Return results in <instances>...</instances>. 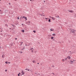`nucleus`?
<instances>
[{
  "label": "nucleus",
  "mask_w": 76,
  "mask_h": 76,
  "mask_svg": "<svg viewBox=\"0 0 76 76\" xmlns=\"http://www.w3.org/2000/svg\"><path fill=\"white\" fill-rule=\"evenodd\" d=\"M35 74H37V73H35Z\"/></svg>",
  "instance_id": "obj_56"
},
{
  "label": "nucleus",
  "mask_w": 76,
  "mask_h": 76,
  "mask_svg": "<svg viewBox=\"0 0 76 76\" xmlns=\"http://www.w3.org/2000/svg\"><path fill=\"white\" fill-rule=\"evenodd\" d=\"M52 67H54L55 66H54V65H52Z\"/></svg>",
  "instance_id": "obj_23"
},
{
  "label": "nucleus",
  "mask_w": 76,
  "mask_h": 76,
  "mask_svg": "<svg viewBox=\"0 0 76 76\" xmlns=\"http://www.w3.org/2000/svg\"><path fill=\"white\" fill-rule=\"evenodd\" d=\"M18 76H20V75H19V74H18Z\"/></svg>",
  "instance_id": "obj_37"
},
{
  "label": "nucleus",
  "mask_w": 76,
  "mask_h": 76,
  "mask_svg": "<svg viewBox=\"0 0 76 76\" xmlns=\"http://www.w3.org/2000/svg\"><path fill=\"white\" fill-rule=\"evenodd\" d=\"M18 19H19V17H18L17 18Z\"/></svg>",
  "instance_id": "obj_33"
},
{
  "label": "nucleus",
  "mask_w": 76,
  "mask_h": 76,
  "mask_svg": "<svg viewBox=\"0 0 76 76\" xmlns=\"http://www.w3.org/2000/svg\"><path fill=\"white\" fill-rule=\"evenodd\" d=\"M72 30H73V31H72V33H73V34H75V32L76 31V30H74V29H72L71 31H72Z\"/></svg>",
  "instance_id": "obj_1"
},
{
  "label": "nucleus",
  "mask_w": 76,
  "mask_h": 76,
  "mask_svg": "<svg viewBox=\"0 0 76 76\" xmlns=\"http://www.w3.org/2000/svg\"><path fill=\"white\" fill-rule=\"evenodd\" d=\"M67 58H68V59H70V56H69L67 57Z\"/></svg>",
  "instance_id": "obj_6"
},
{
  "label": "nucleus",
  "mask_w": 76,
  "mask_h": 76,
  "mask_svg": "<svg viewBox=\"0 0 76 76\" xmlns=\"http://www.w3.org/2000/svg\"><path fill=\"white\" fill-rule=\"evenodd\" d=\"M45 19H48V18H45Z\"/></svg>",
  "instance_id": "obj_34"
},
{
  "label": "nucleus",
  "mask_w": 76,
  "mask_h": 76,
  "mask_svg": "<svg viewBox=\"0 0 76 76\" xmlns=\"http://www.w3.org/2000/svg\"><path fill=\"white\" fill-rule=\"evenodd\" d=\"M1 36L3 35V34L1 33Z\"/></svg>",
  "instance_id": "obj_30"
},
{
  "label": "nucleus",
  "mask_w": 76,
  "mask_h": 76,
  "mask_svg": "<svg viewBox=\"0 0 76 76\" xmlns=\"http://www.w3.org/2000/svg\"><path fill=\"white\" fill-rule=\"evenodd\" d=\"M32 52H33V50L32 51Z\"/></svg>",
  "instance_id": "obj_53"
},
{
  "label": "nucleus",
  "mask_w": 76,
  "mask_h": 76,
  "mask_svg": "<svg viewBox=\"0 0 76 76\" xmlns=\"http://www.w3.org/2000/svg\"><path fill=\"white\" fill-rule=\"evenodd\" d=\"M0 48H1V47H0Z\"/></svg>",
  "instance_id": "obj_59"
},
{
  "label": "nucleus",
  "mask_w": 76,
  "mask_h": 76,
  "mask_svg": "<svg viewBox=\"0 0 76 76\" xmlns=\"http://www.w3.org/2000/svg\"><path fill=\"white\" fill-rule=\"evenodd\" d=\"M5 13H7V12H5Z\"/></svg>",
  "instance_id": "obj_61"
},
{
  "label": "nucleus",
  "mask_w": 76,
  "mask_h": 76,
  "mask_svg": "<svg viewBox=\"0 0 76 76\" xmlns=\"http://www.w3.org/2000/svg\"><path fill=\"white\" fill-rule=\"evenodd\" d=\"M13 43L10 44V45H11V47H12L13 46Z\"/></svg>",
  "instance_id": "obj_12"
},
{
  "label": "nucleus",
  "mask_w": 76,
  "mask_h": 76,
  "mask_svg": "<svg viewBox=\"0 0 76 76\" xmlns=\"http://www.w3.org/2000/svg\"><path fill=\"white\" fill-rule=\"evenodd\" d=\"M69 12H70L71 13H72V12H73V11H72V10H69Z\"/></svg>",
  "instance_id": "obj_11"
},
{
  "label": "nucleus",
  "mask_w": 76,
  "mask_h": 76,
  "mask_svg": "<svg viewBox=\"0 0 76 76\" xmlns=\"http://www.w3.org/2000/svg\"><path fill=\"white\" fill-rule=\"evenodd\" d=\"M8 63H9V64H10V62H8Z\"/></svg>",
  "instance_id": "obj_44"
},
{
  "label": "nucleus",
  "mask_w": 76,
  "mask_h": 76,
  "mask_svg": "<svg viewBox=\"0 0 76 76\" xmlns=\"http://www.w3.org/2000/svg\"><path fill=\"white\" fill-rule=\"evenodd\" d=\"M25 70H28V69H25Z\"/></svg>",
  "instance_id": "obj_38"
},
{
  "label": "nucleus",
  "mask_w": 76,
  "mask_h": 76,
  "mask_svg": "<svg viewBox=\"0 0 76 76\" xmlns=\"http://www.w3.org/2000/svg\"><path fill=\"white\" fill-rule=\"evenodd\" d=\"M20 53H22V51H20Z\"/></svg>",
  "instance_id": "obj_32"
},
{
  "label": "nucleus",
  "mask_w": 76,
  "mask_h": 76,
  "mask_svg": "<svg viewBox=\"0 0 76 76\" xmlns=\"http://www.w3.org/2000/svg\"><path fill=\"white\" fill-rule=\"evenodd\" d=\"M62 61H64V59H62Z\"/></svg>",
  "instance_id": "obj_27"
},
{
  "label": "nucleus",
  "mask_w": 76,
  "mask_h": 76,
  "mask_svg": "<svg viewBox=\"0 0 76 76\" xmlns=\"http://www.w3.org/2000/svg\"><path fill=\"white\" fill-rule=\"evenodd\" d=\"M70 53H71V51H70Z\"/></svg>",
  "instance_id": "obj_57"
},
{
  "label": "nucleus",
  "mask_w": 76,
  "mask_h": 76,
  "mask_svg": "<svg viewBox=\"0 0 76 76\" xmlns=\"http://www.w3.org/2000/svg\"><path fill=\"white\" fill-rule=\"evenodd\" d=\"M53 73V74H54V73Z\"/></svg>",
  "instance_id": "obj_62"
},
{
  "label": "nucleus",
  "mask_w": 76,
  "mask_h": 76,
  "mask_svg": "<svg viewBox=\"0 0 76 76\" xmlns=\"http://www.w3.org/2000/svg\"><path fill=\"white\" fill-rule=\"evenodd\" d=\"M33 32L35 33V32H36V31H33Z\"/></svg>",
  "instance_id": "obj_25"
},
{
  "label": "nucleus",
  "mask_w": 76,
  "mask_h": 76,
  "mask_svg": "<svg viewBox=\"0 0 76 76\" xmlns=\"http://www.w3.org/2000/svg\"><path fill=\"white\" fill-rule=\"evenodd\" d=\"M2 29L1 28H0V32H2Z\"/></svg>",
  "instance_id": "obj_14"
},
{
  "label": "nucleus",
  "mask_w": 76,
  "mask_h": 76,
  "mask_svg": "<svg viewBox=\"0 0 76 76\" xmlns=\"http://www.w3.org/2000/svg\"><path fill=\"white\" fill-rule=\"evenodd\" d=\"M73 53H75V52H72L71 54H73Z\"/></svg>",
  "instance_id": "obj_29"
},
{
  "label": "nucleus",
  "mask_w": 76,
  "mask_h": 76,
  "mask_svg": "<svg viewBox=\"0 0 76 76\" xmlns=\"http://www.w3.org/2000/svg\"><path fill=\"white\" fill-rule=\"evenodd\" d=\"M2 58H4V55H2Z\"/></svg>",
  "instance_id": "obj_13"
},
{
  "label": "nucleus",
  "mask_w": 76,
  "mask_h": 76,
  "mask_svg": "<svg viewBox=\"0 0 76 76\" xmlns=\"http://www.w3.org/2000/svg\"><path fill=\"white\" fill-rule=\"evenodd\" d=\"M9 4H10V3H9Z\"/></svg>",
  "instance_id": "obj_54"
},
{
  "label": "nucleus",
  "mask_w": 76,
  "mask_h": 76,
  "mask_svg": "<svg viewBox=\"0 0 76 76\" xmlns=\"http://www.w3.org/2000/svg\"><path fill=\"white\" fill-rule=\"evenodd\" d=\"M5 72H7V69H6V70H5Z\"/></svg>",
  "instance_id": "obj_36"
},
{
  "label": "nucleus",
  "mask_w": 76,
  "mask_h": 76,
  "mask_svg": "<svg viewBox=\"0 0 76 76\" xmlns=\"http://www.w3.org/2000/svg\"><path fill=\"white\" fill-rule=\"evenodd\" d=\"M51 34H49L48 35V37H49V38L51 37Z\"/></svg>",
  "instance_id": "obj_5"
},
{
  "label": "nucleus",
  "mask_w": 76,
  "mask_h": 76,
  "mask_svg": "<svg viewBox=\"0 0 76 76\" xmlns=\"http://www.w3.org/2000/svg\"><path fill=\"white\" fill-rule=\"evenodd\" d=\"M52 19H53V20H55V18L54 17H51Z\"/></svg>",
  "instance_id": "obj_8"
},
{
  "label": "nucleus",
  "mask_w": 76,
  "mask_h": 76,
  "mask_svg": "<svg viewBox=\"0 0 76 76\" xmlns=\"http://www.w3.org/2000/svg\"><path fill=\"white\" fill-rule=\"evenodd\" d=\"M53 36H54V37H56V34H52Z\"/></svg>",
  "instance_id": "obj_10"
},
{
  "label": "nucleus",
  "mask_w": 76,
  "mask_h": 76,
  "mask_svg": "<svg viewBox=\"0 0 76 76\" xmlns=\"http://www.w3.org/2000/svg\"><path fill=\"white\" fill-rule=\"evenodd\" d=\"M12 25L13 26V27H14V28H15V25H13L12 24Z\"/></svg>",
  "instance_id": "obj_19"
},
{
  "label": "nucleus",
  "mask_w": 76,
  "mask_h": 76,
  "mask_svg": "<svg viewBox=\"0 0 76 76\" xmlns=\"http://www.w3.org/2000/svg\"><path fill=\"white\" fill-rule=\"evenodd\" d=\"M27 70H28V71H29V69H27Z\"/></svg>",
  "instance_id": "obj_45"
},
{
  "label": "nucleus",
  "mask_w": 76,
  "mask_h": 76,
  "mask_svg": "<svg viewBox=\"0 0 76 76\" xmlns=\"http://www.w3.org/2000/svg\"><path fill=\"white\" fill-rule=\"evenodd\" d=\"M19 74V75H20V72Z\"/></svg>",
  "instance_id": "obj_46"
},
{
  "label": "nucleus",
  "mask_w": 76,
  "mask_h": 76,
  "mask_svg": "<svg viewBox=\"0 0 76 76\" xmlns=\"http://www.w3.org/2000/svg\"><path fill=\"white\" fill-rule=\"evenodd\" d=\"M56 18H59V16H58V15H57V17H56Z\"/></svg>",
  "instance_id": "obj_26"
},
{
  "label": "nucleus",
  "mask_w": 76,
  "mask_h": 76,
  "mask_svg": "<svg viewBox=\"0 0 76 76\" xmlns=\"http://www.w3.org/2000/svg\"><path fill=\"white\" fill-rule=\"evenodd\" d=\"M27 23H28V25H29L30 24V22L29 21H28L26 22Z\"/></svg>",
  "instance_id": "obj_3"
},
{
  "label": "nucleus",
  "mask_w": 76,
  "mask_h": 76,
  "mask_svg": "<svg viewBox=\"0 0 76 76\" xmlns=\"http://www.w3.org/2000/svg\"><path fill=\"white\" fill-rule=\"evenodd\" d=\"M7 10H6L5 11V12H7Z\"/></svg>",
  "instance_id": "obj_35"
},
{
  "label": "nucleus",
  "mask_w": 76,
  "mask_h": 76,
  "mask_svg": "<svg viewBox=\"0 0 76 76\" xmlns=\"http://www.w3.org/2000/svg\"><path fill=\"white\" fill-rule=\"evenodd\" d=\"M48 22H51V20L50 19L49 20Z\"/></svg>",
  "instance_id": "obj_15"
},
{
  "label": "nucleus",
  "mask_w": 76,
  "mask_h": 76,
  "mask_svg": "<svg viewBox=\"0 0 76 76\" xmlns=\"http://www.w3.org/2000/svg\"><path fill=\"white\" fill-rule=\"evenodd\" d=\"M25 46H28V45H27V44H26V43L25 44Z\"/></svg>",
  "instance_id": "obj_28"
},
{
  "label": "nucleus",
  "mask_w": 76,
  "mask_h": 76,
  "mask_svg": "<svg viewBox=\"0 0 76 76\" xmlns=\"http://www.w3.org/2000/svg\"><path fill=\"white\" fill-rule=\"evenodd\" d=\"M42 29H44V28H42Z\"/></svg>",
  "instance_id": "obj_58"
},
{
  "label": "nucleus",
  "mask_w": 76,
  "mask_h": 76,
  "mask_svg": "<svg viewBox=\"0 0 76 76\" xmlns=\"http://www.w3.org/2000/svg\"><path fill=\"white\" fill-rule=\"evenodd\" d=\"M23 25V24H22V25Z\"/></svg>",
  "instance_id": "obj_51"
},
{
  "label": "nucleus",
  "mask_w": 76,
  "mask_h": 76,
  "mask_svg": "<svg viewBox=\"0 0 76 76\" xmlns=\"http://www.w3.org/2000/svg\"><path fill=\"white\" fill-rule=\"evenodd\" d=\"M39 64V63H37L38 64Z\"/></svg>",
  "instance_id": "obj_47"
},
{
  "label": "nucleus",
  "mask_w": 76,
  "mask_h": 76,
  "mask_svg": "<svg viewBox=\"0 0 76 76\" xmlns=\"http://www.w3.org/2000/svg\"><path fill=\"white\" fill-rule=\"evenodd\" d=\"M1 0H0V1H1Z\"/></svg>",
  "instance_id": "obj_63"
},
{
  "label": "nucleus",
  "mask_w": 76,
  "mask_h": 76,
  "mask_svg": "<svg viewBox=\"0 0 76 76\" xmlns=\"http://www.w3.org/2000/svg\"><path fill=\"white\" fill-rule=\"evenodd\" d=\"M1 11V10H0V12Z\"/></svg>",
  "instance_id": "obj_60"
},
{
  "label": "nucleus",
  "mask_w": 76,
  "mask_h": 76,
  "mask_svg": "<svg viewBox=\"0 0 76 76\" xmlns=\"http://www.w3.org/2000/svg\"><path fill=\"white\" fill-rule=\"evenodd\" d=\"M74 61H75V60H70V61L71 63H73V62Z\"/></svg>",
  "instance_id": "obj_7"
},
{
  "label": "nucleus",
  "mask_w": 76,
  "mask_h": 76,
  "mask_svg": "<svg viewBox=\"0 0 76 76\" xmlns=\"http://www.w3.org/2000/svg\"><path fill=\"white\" fill-rule=\"evenodd\" d=\"M76 61V60H75Z\"/></svg>",
  "instance_id": "obj_64"
},
{
  "label": "nucleus",
  "mask_w": 76,
  "mask_h": 76,
  "mask_svg": "<svg viewBox=\"0 0 76 76\" xmlns=\"http://www.w3.org/2000/svg\"><path fill=\"white\" fill-rule=\"evenodd\" d=\"M5 63H6V64H7V63H7V62H5Z\"/></svg>",
  "instance_id": "obj_31"
},
{
  "label": "nucleus",
  "mask_w": 76,
  "mask_h": 76,
  "mask_svg": "<svg viewBox=\"0 0 76 76\" xmlns=\"http://www.w3.org/2000/svg\"><path fill=\"white\" fill-rule=\"evenodd\" d=\"M29 45H31V43H29V44L28 45V46H29Z\"/></svg>",
  "instance_id": "obj_18"
},
{
  "label": "nucleus",
  "mask_w": 76,
  "mask_h": 76,
  "mask_svg": "<svg viewBox=\"0 0 76 76\" xmlns=\"http://www.w3.org/2000/svg\"><path fill=\"white\" fill-rule=\"evenodd\" d=\"M53 41H54V39H53Z\"/></svg>",
  "instance_id": "obj_49"
},
{
  "label": "nucleus",
  "mask_w": 76,
  "mask_h": 76,
  "mask_svg": "<svg viewBox=\"0 0 76 76\" xmlns=\"http://www.w3.org/2000/svg\"><path fill=\"white\" fill-rule=\"evenodd\" d=\"M33 63H35V61H33Z\"/></svg>",
  "instance_id": "obj_20"
},
{
  "label": "nucleus",
  "mask_w": 76,
  "mask_h": 76,
  "mask_svg": "<svg viewBox=\"0 0 76 76\" xmlns=\"http://www.w3.org/2000/svg\"><path fill=\"white\" fill-rule=\"evenodd\" d=\"M56 17H57V16H56Z\"/></svg>",
  "instance_id": "obj_55"
},
{
  "label": "nucleus",
  "mask_w": 76,
  "mask_h": 76,
  "mask_svg": "<svg viewBox=\"0 0 76 76\" xmlns=\"http://www.w3.org/2000/svg\"><path fill=\"white\" fill-rule=\"evenodd\" d=\"M15 39L16 40V39H17V38H15Z\"/></svg>",
  "instance_id": "obj_43"
},
{
  "label": "nucleus",
  "mask_w": 76,
  "mask_h": 76,
  "mask_svg": "<svg viewBox=\"0 0 76 76\" xmlns=\"http://www.w3.org/2000/svg\"><path fill=\"white\" fill-rule=\"evenodd\" d=\"M53 38H54V37H51V39H53Z\"/></svg>",
  "instance_id": "obj_21"
},
{
  "label": "nucleus",
  "mask_w": 76,
  "mask_h": 76,
  "mask_svg": "<svg viewBox=\"0 0 76 76\" xmlns=\"http://www.w3.org/2000/svg\"><path fill=\"white\" fill-rule=\"evenodd\" d=\"M15 1H16L17 0H14Z\"/></svg>",
  "instance_id": "obj_52"
},
{
  "label": "nucleus",
  "mask_w": 76,
  "mask_h": 76,
  "mask_svg": "<svg viewBox=\"0 0 76 76\" xmlns=\"http://www.w3.org/2000/svg\"><path fill=\"white\" fill-rule=\"evenodd\" d=\"M65 60H67V58H65Z\"/></svg>",
  "instance_id": "obj_50"
},
{
  "label": "nucleus",
  "mask_w": 76,
  "mask_h": 76,
  "mask_svg": "<svg viewBox=\"0 0 76 76\" xmlns=\"http://www.w3.org/2000/svg\"><path fill=\"white\" fill-rule=\"evenodd\" d=\"M22 32H24V30H22Z\"/></svg>",
  "instance_id": "obj_24"
},
{
  "label": "nucleus",
  "mask_w": 76,
  "mask_h": 76,
  "mask_svg": "<svg viewBox=\"0 0 76 76\" xmlns=\"http://www.w3.org/2000/svg\"><path fill=\"white\" fill-rule=\"evenodd\" d=\"M23 44V42H20V45H22V44Z\"/></svg>",
  "instance_id": "obj_17"
},
{
  "label": "nucleus",
  "mask_w": 76,
  "mask_h": 76,
  "mask_svg": "<svg viewBox=\"0 0 76 76\" xmlns=\"http://www.w3.org/2000/svg\"><path fill=\"white\" fill-rule=\"evenodd\" d=\"M75 17H76V14H75Z\"/></svg>",
  "instance_id": "obj_39"
},
{
  "label": "nucleus",
  "mask_w": 76,
  "mask_h": 76,
  "mask_svg": "<svg viewBox=\"0 0 76 76\" xmlns=\"http://www.w3.org/2000/svg\"><path fill=\"white\" fill-rule=\"evenodd\" d=\"M34 49V48H31V49H30V50H33Z\"/></svg>",
  "instance_id": "obj_22"
},
{
  "label": "nucleus",
  "mask_w": 76,
  "mask_h": 76,
  "mask_svg": "<svg viewBox=\"0 0 76 76\" xmlns=\"http://www.w3.org/2000/svg\"><path fill=\"white\" fill-rule=\"evenodd\" d=\"M40 15H41V16H45V15H44V13H43L42 14H40Z\"/></svg>",
  "instance_id": "obj_9"
},
{
  "label": "nucleus",
  "mask_w": 76,
  "mask_h": 76,
  "mask_svg": "<svg viewBox=\"0 0 76 76\" xmlns=\"http://www.w3.org/2000/svg\"><path fill=\"white\" fill-rule=\"evenodd\" d=\"M50 31H54V30L53 29H50Z\"/></svg>",
  "instance_id": "obj_16"
},
{
  "label": "nucleus",
  "mask_w": 76,
  "mask_h": 76,
  "mask_svg": "<svg viewBox=\"0 0 76 76\" xmlns=\"http://www.w3.org/2000/svg\"><path fill=\"white\" fill-rule=\"evenodd\" d=\"M49 17L50 18H51V16H50Z\"/></svg>",
  "instance_id": "obj_41"
},
{
  "label": "nucleus",
  "mask_w": 76,
  "mask_h": 76,
  "mask_svg": "<svg viewBox=\"0 0 76 76\" xmlns=\"http://www.w3.org/2000/svg\"><path fill=\"white\" fill-rule=\"evenodd\" d=\"M21 18H23V17H22H22H21Z\"/></svg>",
  "instance_id": "obj_42"
},
{
  "label": "nucleus",
  "mask_w": 76,
  "mask_h": 76,
  "mask_svg": "<svg viewBox=\"0 0 76 76\" xmlns=\"http://www.w3.org/2000/svg\"><path fill=\"white\" fill-rule=\"evenodd\" d=\"M21 73H22V75H24V72H23V70H22V71L21 72Z\"/></svg>",
  "instance_id": "obj_2"
},
{
  "label": "nucleus",
  "mask_w": 76,
  "mask_h": 76,
  "mask_svg": "<svg viewBox=\"0 0 76 76\" xmlns=\"http://www.w3.org/2000/svg\"><path fill=\"white\" fill-rule=\"evenodd\" d=\"M23 18H24L25 19H26V20H27V18H26V17H25V16L23 17Z\"/></svg>",
  "instance_id": "obj_4"
},
{
  "label": "nucleus",
  "mask_w": 76,
  "mask_h": 76,
  "mask_svg": "<svg viewBox=\"0 0 76 76\" xmlns=\"http://www.w3.org/2000/svg\"><path fill=\"white\" fill-rule=\"evenodd\" d=\"M44 3H45V1H44Z\"/></svg>",
  "instance_id": "obj_48"
},
{
  "label": "nucleus",
  "mask_w": 76,
  "mask_h": 76,
  "mask_svg": "<svg viewBox=\"0 0 76 76\" xmlns=\"http://www.w3.org/2000/svg\"><path fill=\"white\" fill-rule=\"evenodd\" d=\"M31 1H32V0H30Z\"/></svg>",
  "instance_id": "obj_40"
}]
</instances>
